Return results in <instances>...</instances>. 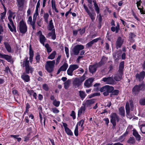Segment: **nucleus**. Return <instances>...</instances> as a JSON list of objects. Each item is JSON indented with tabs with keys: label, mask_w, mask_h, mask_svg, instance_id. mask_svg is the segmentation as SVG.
Instances as JSON below:
<instances>
[{
	"label": "nucleus",
	"mask_w": 145,
	"mask_h": 145,
	"mask_svg": "<svg viewBox=\"0 0 145 145\" xmlns=\"http://www.w3.org/2000/svg\"><path fill=\"white\" fill-rule=\"evenodd\" d=\"M124 67V62L122 61L120 64L118 73L114 75L113 79L114 80L119 81L122 79V76L123 75V70Z\"/></svg>",
	"instance_id": "f257e3e1"
},
{
	"label": "nucleus",
	"mask_w": 145,
	"mask_h": 145,
	"mask_svg": "<svg viewBox=\"0 0 145 145\" xmlns=\"http://www.w3.org/2000/svg\"><path fill=\"white\" fill-rule=\"evenodd\" d=\"M27 57H26L24 59L23 66L25 67V71L26 74H28L29 73H32L33 71V69L29 65V61Z\"/></svg>",
	"instance_id": "f03ea898"
},
{
	"label": "nucleus",
	"mask_w": 145,
	"mask_h": 145,
	"mask_svg": "<svg viewBox=\"0 0 145 145\" xmlns=\"http://www.w3.org/2000/svg\"><path fill=\"white\" fill-rule=\"evenodd\" d=\"M85 74L80 78H76L73 79L72 84L75 87H78L80 86L82 82L86 79Z\"/></svg>",
	"instance_id": "7ed1b4c3"
},
{
	"label": "nucleus",
	"mask_w": 145,
	"mask_h": 145,
	"mask_svg": "<svg viewBox=\"0 0 145 145\" xmlns=\"http://www.w3.org/2000/svg\"><path fill=\"white\" fill-rule=\"evenodd\" d=\"M145 89V84L142 82L140 84L138 85H135L133 88L132 91L133 93L135 95H137L139 93L140 90L144 91Z\"/></svg>",
	"instance_id": "20e7f679"
},
{
	"label": "nucleus",
	"mask_w": 145,
	"mask_h": 145,
	"mask_svg": "<svg viewBox=\"0 0 145 145\" xmlns=\"http://www.w3.org/2000/svg\"><path fill=\"white\" fill-rule=\"evenodd\" d=\"M55 63V60L46 62L45 67L48 72L51 73L53 71Z\"/></svg>",
	"instance_id": "39448f33"
},
{
	"label": "nucleus",
	"mask_w": 145,
	"mask_h": 145,
	"mask_svg": "<svg viewBox=\"0 0 145 145\" xmlns=\"http://www.w3.org/2000/svg\"><path fill=\"white\" fill-rule=\"evenodd\" d=\"M84 46L81 44H78L75 46L71 52V54L77 55L78 54L80 51L84 49Z\"/></svg>",
	"instance_id": "423d86ee"
},
{
	"label": "nucleus",
	"mask_w": 145,
	"mask_h": 145,
	"mask_svg": "<svg viewBox=\"0 0 145 145\" xmlns=\"http://www.w3.org/2000/svg\"><path fill=\"white\" fill-rule=\"evenodd\" d=\"M19 29L20 32L23 34H25L27 31V26L26 24L23 20L19 22Z\"/></svg>",
	"instance_id": "0eeeda50"
},
{
	"label": "nucleus",
	"mask_w": 145,
	"mask_h": 145,
	"mask_svg": "<svg viewBox=\"0 0 145 145\" xmlns=\"http://www.w3.org/2000/svg\"><path fill=\"white\" fill-rule=\"evenodd\" d=\"M102 81H103L107 84L113 85L116 83V82L114 80L112 76L103 78Z\"/></svg>",
	"instance_id": "6e6552de"
},
{
	"label": "nucleus",
	"mask_w": 145,
	"mask_h": 145,
	"mask_svg": "<svg viewBox=\"0 0 145 145\" xmlns=\"http://www.w3.org/2000/svg\"><path fill=\"white\" fill-rule=\"evenodd\" d=\"M133 101L132 100L129 101V103L127 102L125 105V109L127 114H128L130 112V110H133Z\"/></svg>",
	"instance_id": "1a4fd4ad"
},
{
	"label": "nucleus",
	"mask_w": 145,
	"mask_h": 145,
	"mask_svg": "<svg viewBox=\"0 0 145 145\" xmlns=\"http://www.w3.org/2000/svg\"><path fill=\"white\" fill-rule=\"evenodd\" d=\"M111 118L110 121L111 123L118 122L120 120V118L115 113L112 114L110 115Z\"/></svg>",
	"instance_id": "9d476101"
},
{
	"label": "nucleus",
	"mask_w": 145,
	"mask_h": 145,
	"mask_svg": "<svg viewBox=\"0 0 145 145\" xmlns=\"http://www.w3.org/2000/svg\"><path fill=\"white\" fill-rule=\"evenodd\" d=\"M8 19L9 20L10 24L12 27H12L11 25L9 24H8V27L10 29V30L11 32H14L15 33H16V27L14 25V23L12 20L11 19V18H8Z\"/></svg>",
	"instance_id": "9b49d317"
},
{
	"label": "nucleus",
	"mask_w": 145,
	"mask_h": 145,
	"mask_svg": "<svg viewBox=\"0 0 145 145\" xmlns=\"http://www.w3.org/2000/svg\"><path fill=\"white\" fill-rule=\"evenodd\" d=\"M99 67L100 66L97 63L93 65H90L89 67V72L92 73L95 72L96 71L97 68Z\"/></svg>",
	"instance_id": "f8f14e48"
},
{
	"label": "nucleus",
	"mask_w": 145,
	"mask_h": 145,
	"mask_svg": "<svg viewBox=\"0 0 145 145\" xmlns=\"http://www.w3.org/2000/svg\"><path fill=\"white\" fill-rule=\"evenodd\" d=\"M123 42V39L120 37H118L116 42V47L117 49L121 47Z\"/></svg>",
	"instance_id": "ddd939ff"
},
{
	"label": "nucleus",
	"mask_w": 145,
	"mask_h": 145,
	"mask_svg": "<svg viewBox=\"0 0 145 145\" xmlns=\"http://www.w3.org/2000/svg\"><path fill=\"white\" fill-rule=\"evenodd\" d=\"M93 81V79L92 78H89L86 80L84 83L85 86L88 88L91 87L92 85V83Z\"/></svg>",
	"instance_id": "4468645a"
},
{
	"label": "nucleus",
	"mask_w": 145,
	"mask_h": 145,
	"mask_svg": "<svg viewBox=\"0 0 145 145\" xmlns=\"http://www.w3.org/2000/svg\"><path fill=\"white\" fill-rule=\"evenodd\" d=\"M145 76V72L142 71L140 72L139 74H137L136 75L137 79H138L139 81L143 80Z\"/></svg>",
	"instance_id": "2eb2a0df"
},
{
	"label": "nucleus",
	"mask_w": 145,
	"mask_h": 145,
	"mask_svg": "<svg viewBox=\"0 0 145 145\" xmlns=\"http://www.w3.org/2000/svg\"><path fill=\"white\" fill-rule=\"evenodd\" d=\"M95 103V101L93 99L87 100L85 103L84 105L85 106L87 107H89Z\"/></svg>",
	"instance_id": "dca6fc26"
},
{
	"label": "nucleus",
	"mask_w": 145,
	"mask_h": 145,
	"mask_svg": "<svg viewBox=\"0 0 145 145\" xmlns=\"http://www.w3.org/2000/svg\"><path fill=\"white\" fill-rule=\"evenodd\" d=\"M100 39V38H99L93 40L87 44L86 47L88 48L91 47L93 43L97 42L98 40Z\"/></svg>",
	"instance_id": "f3484780"
},
{
	"label": "nucleus",
	"mask_w": 145,
	"mask_h": 145,
	"mask_svg": "<svg viewBox=\"0 0 145 145\" xmlns=\"http://www.w3.org/2000/svg\"><path fill=\"white\" fill-rule=\"evenodd\" d=\"M107 61V58L105 56H103L101 61L98 63H97L99 66L101 67Z\"/></svg>",
	"instance_id": "a211bd4d"
},
{
	"label": "nucleus",
	"mask_w": 145,
	"mask_h": 145,
	"mask_svg": "<svg viewBox=\"0 0 145 145\" xmlns=\"http://www.w3.org/2000/svg\"><path fill=\"white\" fill-rule=\"evenodd\" d=\"M1 57L5 59L9 62H11V61H12V57L7 55L2 54V56H1Z\"/></svg>",
	"instance_id": "6ab92c4d"
},
{
	"label": "nucleus",
	"mask_w": 145,
	"mask_h": 145,
	"mask_svg": "<svg viewBox=\"0 0 145 145\" xmlns=\"http://www.w3.org/2000/svg\"><path fill=\"white\" fill-rule=\"evenodd\" d=\"M29 60L30 63H32L33 61V57L34 56L33 52V50H31V46L30 45L29 48Z\"/></svg>",
	"instance_id": "aec40b11"
},
{
	"label": "nucleus",
	"mask_w": 145,
	"mask_h": 145,
	"mask_svg": "<svg viewBox=\"0 0 145 145\" xmlns=\"http://www.w3.org/2000/svg\"><path fill=\"white\" fill-rule=\"evenodd\" d=\"M133 135L135 137L137 140L139 141L140 139V136L138 134L136 130H133Z\"/></svg>",
	"instance_id": "412c9836"
},
{
	"label": "nucleus",
	"mask_w": 145,
	"mask_h": 145,
	"mask_svg": "<svg viewBox=\"0 0 145 145\" xmlns=\"http://www.w3.org/2000/svg\"><path fill=\"white\" fill-rule=\"evenodd\" d=\"M79 95L80 98L83 100L86 96L87 95L84 91H79Z\"/></svg>",
	"instance_id": "4be33fe9"
},
{
	"label": "nucleus",
	"mask_w": 145,
	"mask_h": 145,
	"mask_svg": "<svg viewBox=\"0 0 145 145\" xmlns=\"http://www.w3.org/2000/svg\"><path fill=\"white\" fill-rule=\"evenodd\" d=\"M18 3L17 6L20 8H23L25 0H16Z\"/></svg>",
	"instance_id": "5701e85b"
},
{
	"label": "nucleus",
	"mask_w": 145,
	"mask_h": 145,
	"mask_svg": "<svg viewBox=\"0 0 145 145\" xmlns=\"http://www.w3.org/2000/svg\"><path fill=\"white\" fill-rule=\"evenodd\" d=\"M90 18L92 20V21L93 22V20L95 19L96 14L94 12H91L90 11L87 13Z\"/></svg>",
	"instance_id": "b1692460"
},
{
	"label": "nucleus",
	"mask_w": 145,
	"mask_h": 145,
	"mask_svg": "<svg viewBox=\"0 0 145 145\" xmlns=\"http://www.w3.org/2000/svg\"><path fill=\"white\" fill-rule=\"evenodd\" d=\"M4 44L6 50L8 52H11V47L8 43L7 42H5L4 43Z\"/></svg>",
	"instance_id": "393cba45"
},
{
	"label": "nucleus",
	"mask_w": 145,
	"mask_h": 145,
	"mask_svg": "<svg viewBox=\"0 0 145 145\" xmlns=\"http://www.w3.org/2000/svg\"><path fill=\"white\" fill-rule=\"evenodd\" d=\"M22 78L26 82H28L29 80V77L28 75L25 74L24 73V74L21 76Z\"/></svg>",
	"instance_id": "a878e982"
},
{
	"label": "nucleus",
	"mask_w": 145,
	"mask_h": 145,
	"mask_svg": "<svg viewBox=\"0 0 145 145\" xmlns=\"http://www.w3.org/2000/svg\"><path fill=\"white\" fill-rule=\"evenodd\" d=\"M40 42L43 45H44V42L46 40L45 37L42 34H41L40 36Z\"/></svg>",
	"instance_id": "bb28decb"
},
{
	"label": "nucleus",
	"mask_w": 145,
	"mask_h": 145,
	"mask_svg": "<svg viewBox=\"0 0 145 145\" xmlns=\"http://www.w3.org/2000/svg\"><path fill=\"white\" fill-rule=\"evenodd\" d=\"M135 142V140L134 137H130L127 141L129 144H134Z\"/></svg>",
	"instance_id": "cd10ccee"
},
{
	"label": "nucleus",
	"mask_w": 145,
	"mask_h": 145,
	"mask_svg": "<svg viewBox=\"0 0 145 145\" xmlns=\"http://www.w3.org/2000/svg\"><path fill=\"white\" fill-rule=\"evenodd\" d=\"M71 80L69 79L64 83V87L65 89H67L68 88L71 83Z\"/></svg>",
	"instance_id": "c85d7f7f"
},
{
	"label": "nucleus",
	"mask_w": 145,
	"mask_h": 145,
	"mask_svg": "<svg viewBox=\"0 0 145 145\" xmlns=\"http://www.w3.org/2000/svg\"><path fill=\"white\" fill-rule=\"evenodd\" d=\"M106 87V91H107L109 93H111L114 89V87L112 86L107 85Z\"/></svg>",
	"instance_id": "c756f323"
},
{
	"label": "nucleus",
	"mask_w": 145,
	"mask_h": 145,
	"mask_svg": "<svg viewBox=\"0 0 145 145\" xmlns=\"http://www.w3.org/2000/svg\"><path fill=\"white\" fill-rule=\"evenodd\" d=\"M68 67V65L66 63H64L63 64L60 68L63 71L66 70Z\"/></svg>",
	"instance_id": "7c9ffc66"
},
{
	"label": "nucleus",
	"mask_w": 145,
	"mask_h": 145,
	"mask_svg": "<svg viewBox=\"0 0 145 145\" xmlns=\"http://www.w3.org/2000/svg\"><path fill=\"white\" fill-rule=\"evenodd\" d=\"M119 92V90L118 89L113 90L110 94V97H112L113 95H117Z\"/></svg>",
	"instance_id": "2f4dec72"
},
{
	"label": "nucleus",
	"mask_w": 145,
	"mask_h": 145,
	"mask_svg": "<svg viewBox=\"0 0 145 145\" xmlns=\"http://www.w3.org/2000/svg\"><path fill=\"white\" fill-rule=\"evenodd\" d=\"M56 54V52L55 51H53L48 57V58L50 59H53L55 57Z\"/></svg>",
	"instance_id": "473e14b6"
},
{
	"label": "nucleus",
	"mask_w": 145,
	"mask_h": 145,
	"mask_svg": "<svg viewBox=\"0 0 145 145\" xmlns=\"http://www.w3.org/2000/svg\"><path fill=\"white\" fill-rule=\"evenodd\" d=\"M119 114L122 115H124L125 114V110L123 107H121L119 109Z\"/></svg>",
	"instance_id": "72a5a7b5"
},
{
	"label": "nucleus",
	"mask_w": 145,
	"mask_h": 145,
	"mask_svg": "<svg viewBox=\"0 0 145 145\" xmlns=\"http://www.w3.org/2000/svg\"><path fill=\"white\" fill-rule=\"evenodd\" d=\"M49 25L48 30L50 31L52 30L54 28V26L52 22V20H51L49 21Z\"/></svg>",
	"instance_id": "f704fd0d"
},
{
	"label": "nucleus",
	"mask_w": 145,
	"mask_h": 145,
	"mask_svg": "<svg viewBox=\"0 0 145 145\" xmlns=\"http://www.w3.org/2000/svg\"><path fill=\"white\" fill-rule=\"evenodd\" d=\"M51 3H52V7L53 9H54V10L56 12H58V11L57 10L56 5L55 4V1H53V0H52L51 1Z\"/></svg>",
	"instance_id": "c9c22d12"
},
{
	"label": "nucleus",
	"mask_w": 145,
	"mask_h": 145,
	"mask_svg": "<svg viewBox=\"0 0 145 145\" xmlns=\"http://www.w3.org/2000/svg\"><path fill=\"white\" fill-rule=\"evenodd\" d=\"M85 108L84 106H82L78 111V115H81L83 112L85 111Z\"/></svg>",
	"instance_id": "e433bc0d"
},
{
	"label": "nucleus",
	"mask_w": 145,
	"mask_h": 145,
	"mask_svg": "<svg viewBox=\"0 0 145 145\" xmlns=\"http://www.w3.org/2000/svg\"><path fill=\"white\" fill-rule=\"evenodd\" d=\"M69 67L73 71L78 68V66L76 64L71 65Z\"/></svg>",
	"instance_id": "4c0bfd02"
},
{
	"label": "nucleus",
	"mask_w": 145,
	"mask_h": 145,
	"mask_svg": "<svg viewBox=\"0 0 145 145\" xmlns=\"http://www.w3.org/2000/svg\"><path fill=\"white\" fill-rule=\"evenodd\" d=\"M65 132L67 133V134L69 135L72 136L73 135V133L71 131L69 128H66V129L65 130Z\"/></svg>",
	"instance_id": "58836bf2"
},
{
	"label": "nucleus",
	"mask_w": 145,
	"mask_h": 145,
	"mask_svg": "<svg viewBox=\"0 0 145 145\" xmlns=\"http://www.w3.org/2000/svg\"><path fill=\"white\" fill-rule=\"evenodd\" d=\"M73 71L72 69L69 67L67 70V73L68 75L72 76L73 75L72 73Z\"/></svg>",
	"instance_id": "ea45409f"
},
{
	"label": "nucleus",
	"mask_w": 145,
	"mask_h": 145,
	"mask_svg": "<svg viewBox=\"0 0 145 145\" xmlns=\"http://www.w3.org/2000/svg\"><path fill=\"white\" fill-rule=\"evenodd\" d=\"M60 102L59 101H57L56 100H55L53 102V105L56 107H58L60 104Z\"/></svg>",
	"instance_id": "a19ab883"
},
{
	"label": "nucleus",
	"mask_w": 145,
	"mask_h": 145,
	"mask_svg": "<svg viewBox=\"0 0 145 145\" xmlns=\"http://www.w3.org/2000/svg\"><path fill=\"white\" fill-rule=\"evenodd\" d=\"M140 104L142 105H145V98L139 100Z\"/></svg>",
	"instance_id": "79ce46f5"
},
{
	"label": "nucleus",
	"mask_w": 145,
	"mask_h": 145,
	"mask_svg": "<svg viewBox=\"0 0 145 145\" xmlns=\"http://www.w3.org/2000/svg\"><path fill=\"white\" fill-rule=\"evenodd\" d=\"M141 131L143 134H145V124H143L141 125Z\"/></svg>",
	"instance_id": "37998d69"
},
{
	"label": "nucleus",
	"mask_w": 145,
	"mask_h": 145,
	"mask_svg": "<svg viewBox=\"0 0 145 145\" xmlns=\"http://www.w3.org/2000/svg\"><path fill=\"white\" fill-rule=\"evenodd\" d=\"M43 88L45 90L47 91L49 89V87L47 84H44L42 86Z\"/></svg>",
	"instance_id": "c03bdc74"
},
{
	"label": "nucleus",
	"mask_w": 145,
	"mask_h": 145,
	"mask_svg": "<svg viewBox=\"0 0 145 145\" xmlns=\"http://www.w3.org/2000/svg\"><path fill=\"white\" fill-rule=\"evenodd\" d=\"M74 133L76 136H77L78 135V124H77L76 126L75 129L74 131Z\"/></svg>",
	"instance_id": "a18cd8bd"
},
{
	"label": "nucleus",
	"mask_w": 145,
	"mask_h": 145,
	"mask_svg": "<svg viewBox=\"0 0 145 145\" xmlns=\"http://www.w3.org/2000/svg\"><path fill=\"white\" fill-rule=\"evenodd\" d=\"M8 12L9 13V16L8 17V18H11L14 13L12 12L10 10H9Z\"/></svg>",
	"instance_id": "49530a36"
},
{
	"label": "nucleus",
	"mask_w": 145,
	"mask_h": 145,
	"mask_svg": "<svg viewBox=\"0 0 145 145\" xmlns=\"http://www.w3.org/2000/svg\"><path fill=\"white\" fill-rule=\"evenodd\" d=\"M52 32L53 33V34L52 36V39L54 40L56 39V37L55 33V29H53L52 30Z\"/></svg>",
	"instance_id": "de8ad7c7"
},
{
	"label": "nucleus",
	"mask_w": 145,
	"mask_h": 145,
	"mask_svg": "<svg viewBox=\"0 0 145 145\" xmlns=\"http://www.w3.org/2000/svg\"><path fill=\"white\" fill-rule=\"evenodd\" d=\"M136 36V35L134 33H131L129 35V37L131 40H133V38Z\"/></svg>",
	"instance_id": "09e8293b"
},
{
	"label": "nucleus",
	"mask_w": 145,
	"mask_h": 145,
	"mask_svg": "<svg viewBox=\"0 0 145 145\" xmlns=\"http://www.w3.org/2000/svg\"><path fill=\"white\" fill-rule=\"evenodd\" d=\"M70 116L72 117L73 119H75V113L74 111L73 110L71 112V113L70 114Z\"/></svg>",
	"instance_id": "8fccbe9b"
},
{
	"label": "nucleus",
	"mask_w": 145,
	"mask_h": 145,
	"mask_svg": "<svg viewBox=\"0 0 145 145\" xmlns=\"http://www.w3.org/2000/svg\"><path fill=\"white\" fill-rule=\"evenodd\" d=\"M106 85L102 87L100 89V91L101 92L106 91Z\"/></svg>",
	"instance_id": "3c124183"
},
{
	"label": "nucleus",
	"mask_w": 145,
	"mask_h": 145,
	"mask_svg": "<svg viewBox=\"0 0 145 145\" xmlns=\"http://www.w3.org/2000/svg\"><path fill=\"white\" fill-rule=\"evenodd\" d=\"M52 110L53 112L55 113H57L59 112V111L56 108H52Z\"/></svg>",
	"instance_id": "603ef678"
},
{
	"label": "nucleus",
	"mask_w": 145,
	"mask_h": 145,
	"mask_svg": "<svg viewBox=\"0 0 145 145\" xmlns=\"http://www.w3.org/2000/svg\"><path fill=\"white\" fill-rule=\"evenodd\" d=\"M81 29H79L77 30H73L72 32L73 35L75 36H76L77 34L78 31H79Z\"/></svg>",
	"instance_id": "864d4df0"
},
{
	"label": "nucleus",
	"mask_w": 145,
	"mask_h": 145,
	"mask_svg": "<svg viewBox=\"0 0 145 145\" xmlns=\"http://www.w3.org/2000/svg\"><path fill=\"white\" fill-rule=\"evenodd\" d=\"M89 4L88 5L89 8H91V6H92V1L91 0H87Z\"/></svg>",
	"instance_id": "5fc2aeb1"
},
{
	"label": "nucleus",
	"mask_w": 145,
	"mask_h": 145,
	"mask_svg": "<svg viewBox=\"0 0 145 145\" xmlns=\"http://www.w3.org/2000/svg\"><path fill=\"white\" fill-rule=\"evenodd\" d=\"M35 59L37 62L39 63L40 60V56L39 54H37L35 57Z\"/></svg>",
	"instance_id": "6e6d98bb"
},
{
	"label": "nucleus",
	"mask_w": 145,
	"mask_h": 145,
	"mask_svg": "<svg viewBox=\"0 0 145 145\" xmlns=\"http://www.w3.org/2000/svg\"><path fill=\"white\" fill-rule=\"evenodd\" d=\"M83 7H84V9L85 10L86 12L87 13H88L90 11L89 10L87 6L85 4H84L83 5Z\"/></svg>",
	"instance_id": "4d7b16f0"
},
{
	"label": "nucleus",
	"mask_w": 145,
	"mask_h": 145,
	"mask_svg": "<svg viewBox=\"0 0 145 145\" xmlns=\"http://www.w3.org/2000/svg\"><path fill=\"white\" fill-rule=\"evenodd\" d=\"M4 71L5 72H6L7 74L8 73V72H10V70L9 67L7 66L6 67Z\"/></svg>",
	"instance_id": "13d9d810"
},
{
	"label": "nucleus",
	"mask_w": 145,
	"mask_h": 145,
	"mask_svg": "<svg viewBox=\"0 0 145 145\" xmlns=\"http://www.w3.org/2000/svg\"><path fill=\"white\" fill-rule=\"evenodd\" d=\"M78 124L79 125H81V127H82L84 124V120H81L77 124Z\"/></svg>",
	"instance_id": "bf43d9fd"
},
{
	"label": "nucleus",
	"mask_w": 145,
	"mask_h": 145,
	"mask_svg": "<svg viewBox=\"0 0 145 145\" xmlns=\"http://www.w3.org/2000/svg\"><path fill=\"white\" fill-rule=\"evenodd\" d=\"M61 57V56H59L57 58L56 60V65H57L59 63V60Z\"/></svg>",
	"instance_id": "052dcab7"
},
{
	"label": "nucleus",
	"mask_w": 145,
	"mask_h": 145,
	"mask_svg": "<svg viewBox=\"0 0 145 145\" xmlns=\"http://www.w3.org/2000/svg\"><path fill=\"white\" fill-rule=\"evenodd\" d=\"M85 28H83L82 30L81 29V30H80V34L81 35H82L83 34L85 33Z\"/></svg>",
	"instance_id": "680f3d73"
},
{
	"label": "nucleus",
	"mask_w": 145,
	"mask_h": 145,
	"mask_svg": "<svg viewBox=\"0 0 145 145\" xmlns=\"http://www.w3.org/2000/svg\"><path fill=\"white\" fill-rule=\"evenodd\" d=\"M116 29V32L117 33L118 32V30L119 29V25L118 24V25L117 26L115 27Z\"/></svg>",
	"instance_id": "e2e57ef3"
},
{
	"label": "nucleus",
	"mask_w": 145,
	"mask_h": 145,
	"mask_svg": "<svg viewBox=\"0 0 145 145\" xmlns=\"http://www.w3.org/2000/svg\"><path fill=\"white\" fill-rule=\"evenodd\" d=\"M27 92L28 93H29L30 95H32V93H33L34 91L33 90H28L27 91Z\"/></svg>",
	"instance_id": "0e129e2a"
},
{
	"label": "nucleus",
	"mask_w": 145,
	"mask_h": 145,
	"mask_svg": "<svg viewBox=\"0 0 145 145\" xmlns=\"http://www.w3.org/2000/svg\"><path fill=\"white\" fill-rule=\"evenodd\" d=\"M103 120L105 121L106 124L108 125L109 122L108 119V118H105L103 119Z\"/></svg>",
	"instance_id": "69168bd1"
},
{
	"label": "nucleus",
	"mask_w": 145,
	"mask_h": 145,
	"mask_svg": "<svg viewBox=\"0 0 145 145\" xmlns=\"http://www.w3.org/2000/svg\"><path fill=\"white\" fill-rule=\"evenodd\" d=\"M19 135H10V137H12L14 138L15 139H17L18 138V137H19Z\"/></svg>",
	"instance_id": "338daca9"
},
{
	"label": "nucleus",
	"mask_w": 145,
	"mask_h": 145,
	"mask_svg": "<svg viewBox=\"0 0 145 145\" xmlns=\"http://www.w3.org/2000/svg\"><path fill=\"white\" fill-rule=\"evenodd\" d=\"M48 17L49 15L47 13H46L44 15V19H48Z\"/></svg>",
	"instance_id": "774afa93"
}]
</instances>
